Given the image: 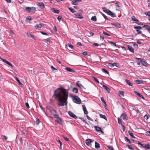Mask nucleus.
Masks as SVG:
<instances>
[{"mask_svg": "<svg viewBox=\"0 0 150 150\" xmlns=\"http://www.w3.org/2000/svg\"><path fill=\"white\" fill-rule=\"evenodd\" d=\"M62 16H59L57 18V20L59 21V22L61 20V19L62 18Z\"/></svg>", "mask_w": 150, "mask_h": 150, "instance_id": "13d9d810", "label": "nucleus"}, {"mask_svg": "<svg viewBox=\"0 0 150 150\" xmlns=\"http://www.w3.org/2000/svg\"><path fill=\"white\" fill-rule=\"evenodd\" d=\"M103 87L106 90H107L108 93H110V89L108 88L107 86L105 85H103Z\"/></svg>", "mask_w": 150, "mask_h": 150, "instance_id": "a211bd4d", "label": "nucleus"}, {"mask_svg": "<svg viewBox=\"0 0 150 150\" xmlns=\"http://www.w3.org/2000/svg\"><path fill=\"white\" fill-rule=\"evenodd\" d=\"M86 117H87V118L90 120H91V121H93V120L92 119L89 117L88 115H86Z\"/></svg>", "mask_w": 150, "mask_h": 150, "instance_id": "338daca9", "label": "nucleus"}, {"mask_svg": "<svg viewBox=\"0 0 150 150\" xmlns=\"http://www.w3.org/2000/svg\"><path fill=\"white\" fill-rule=\"evenodd\" d=\"M102 71L105 73V74H109V72L108 71L106 70V69H104V68H102Z\"/></svg>", "mask_w": 150, "mask_h": 150, "instance_id": "f704fd0d", "label": "nucleus"}, {"mask_svg": "<svg viewBox=\"0 0 150 150\" xmlns=\"http://www.w3.org/2000/svg\"><path fill=\"white\" fill-rule=\"evenodd\" d=\"M95 147L96 149H98L100 147V144L96 141L95 142Z\"/></svg>", "mask_w": 150, "mask_h": 150, "instance_id": "5701e85b", "label": "nucleus"}, {"mask_svg": "<svg viewBox=\"0 0 150 150\" xmlns=\"http://www.w3.org/2000/svg\"><path fill=\"white\" fill-rule=\"evenodd\" d=\"M115 4H116V6H117L118 7H119L120 6L119 5H120L121 4V3L120 2H116L115 3Z\"/></svg>", "mask_w": 150, "mask_h": 150, "instance_id": "052dcab7", "label": "nucleus"}, {"mask_svg": "<svg viewBox=\"0 0 150 150\" xmlns=\"http://www.w3.org/2000/svg\"><path fill=\"white\" fill-rule=\"evenodd\" d=\"M71 4H72L74 5H78V3L76 2V0H73L72 1Z\"/></svg>", "mask_w": 150, "mask_h": 150, "instance_id": "7c9ffc66", "label": "nucleus"}, {"mask_svg": "<svg viewBox=\"0 0 150 150\" xmlns=\"http://www.w3.org/2000/svg\"><path fill=\"white\" fill-rule=\"evenodd\" d=\"M40 120L38 119V118H37V119L36 120V121H35V123H36V124L37 125H38L39 124V123H40Z\"/></svg>", "mask_w": 150, "mask_h": 150, "instance_id": "3c124183", "label": "nucleus"}, {"mask_svg": "<svg viewBox=\"0 0 150 150\" xmlns=\"http://www.w3.org/2000/svg\"><path fill=\"white\" fill-rule=\"evenodd\" d=\"M64 139L67 141H69V139L68 138L65 137L64 136H62Z\"/></svg>", "mask_w": 150, "mask_h": 150, "instance_id": "bf43d9fd", "label": "nucleus"}, {"mask_svg": "<svg viewBox=\"0 0 150 150\" xmlns=\"http://www.w3.org/2000/svg\"><path fill=\"white\" fill-rule=\"evenodd\" d=\"M144 13L147 16H150V11L146 12H145Z\"/></svg>", "mask_w": 150, "mask_h": 150, "instance_id": "4d7b16f0", "label": "nucleus"}, {"mask_svg": "<svg viewBox=\"0 0 150 150\" xmlns=\"http://www.w3.org/2000/svg\"><path fill=\"white\" fill-rule=\"evenodd\" d=\"M94 141L93 140L88 139L86 140L85 142L86 145L88 146H91V143Z\"/></svg>", "mask_w": 150, "mask_h": 150, "instance_id": "20e7f679", "label": "nucleus"}, {"mask_svg": "<svg viewBox=\"0 0 150 150\" xmlns=\"http://www.w3.org/2000/svg\"><path fill=\"white\" fill-rule=\"evenodd\" d=\"M44 25V24L42 23H40L39 24H37L35 26V29H39L41 28Z\"/></svg>", "mask_w": 150, "mask_h": 150, "instance_id": "423d86ee", "label": "nucleus"}, {"mask_svg": "<svg viewBox=\"0 0 150 150\" xmlns=\"http://www.w3.org/2000/svg\"><path fill=\"white\" fill-rule=\"evenodd\" d=\"M140 62H141L143 66H144L146 67L148 66V64L147 62L144 61V59H142V60L140 61Z\"/></svg>", "mask_w": 150, "mask_h": 150, "instance_id": "9d476101", "label": "nucleus"}, {"mask_svg": "<svg viewBox=\"0 0 150 150\" xmlns=\"http://www.w3.org/2000/svg\"><path fill=\"white\" fill-rule=\"evenodd\" d=\"M15 79L16 80V81L18 82V84L20 85H21V86L22 85H23V84L22 83H21L20 81L18 79V78L17 77H15Z\"/></svg>", "mask_w": 150, "mask_h": 150, "instance_id": "c756f323", "label": "nucleus"}, {"mask_svg": "<svg viewBox=\"0 0 150 150\" xmlns=\"http://www.w3.org/2000/svg\"><path fill=\"white\" fill-rule=\"evenodd\" d=\"M100 117L101 118H102L105 120H107V118L106 116L105 115L101 114H100L99 115Z\"/></svg>", "mask_w": 150, "mask_h": 150, "instance_id": "393cba45", "label": "nucleus"}, {"mask_svg": "<svg viewBox=\"0 0 150 150\" xmlns=\"http://www.w3.org/2000/svg\"><path fill=\"white\" fill-rule=\"evenodd\" d=\"M125 82L127 83V85H129V86H132L133 85V83L130 82V81L127 79L125 80Z\"/></svg>", "mask_w": 150, "mask_h": 150, "instance_id": "f3484780", "label": "nucleus"}, {"mask_svg": "<svg viewBox=\"0 0 150 150\" xmlns=\"http://www.w3.org/2000/svg\"><path fill=\"white\" fill-rule=\"evenodd\" d=\"M79 118L82 121L86 123L88 125H89L88 123L82 117H79Z\"/></svg>", "mask_w": 150, "mask_h": 150, "instance_id": "49530a36", "label": "nucleus"}, {"mask_svg": "<svg viewBox=\"0 0 150 150\" xmlns=\"http://www.w3.org/2000/svg\"><path fill=\"white\" fill-rule=\"evenodd\" d=\"M67 47H69L70 49H73L74 47L71 44H69V43H68L67 45Z\"/></svg>", "mask_w": 150, "mask_h": 150, "instance_id": "cd10ccee", "label": "nucleus"}, {"mask_svg": "<svg viewBox=\"0 0 150 150\" xmlns=\"http://www.w3.org/2000/svg\"><path fill=\"white\" fill-rule=\"evenodd\" d=\"M134 93L136 95L138 96L139 97L142 98V99L145 100V98L144 97V96L141 94L139 93L137 91H134Z\"/></svg>", "mask_w": 150, "mask_h": 150, "instance_id": "f8f14e48", "label": "nucleus"}, {"mask_svg": "<svg viewBox=\"0 0 150 150\" xmlns=\"http://www.w3.org/2000/svg\"><path fill=\"white\" fill-rule=\"evenodd\" d=\"M79 82L80 81H77L76 83L77 86H78L79 88H80L81 89H85L86 88H84V86H82L81 84H80V83H79Z\"/></svg>", "mask_w": 150, "mask_h": 150, "instance_id": "9b49d317", "label": "nucleus"}, {"mask_svg": "<svg viewBox=\"0 0 150 150\" xmlns=\"http://www.w3.org/2000/svg\"><path fill=\"white\" fill-rule=\"evenodd\" d=\"M53 116L55 118H57L58 119L61 118L60 117H59V115L54 114Z\"/></svg>", "mask_w": 150, "mask_h": 150, "instance_id": "a18cd8bd", "label": "nucleus"}, {"mask_svg": "<svg viewBox=\"0 0 150 150\" xmlns=\"http://www.w3.org/2000/svg\"><path fill=\"white\" fill-rule=\"evenodd\" d=\"M31 13L34 14L36 11V8L34 7H31Z\"/></svg>", "mask_w": 150, "mask_h": 150, "instance_id": "aec40b11", "label": "nucleus"}, {"mask_svg": "<svg viewBox=\"0 0 150 150\" xmlns=\"http://www.w3.org/2000/svg\"><path fill=\"white\" fill-rule=\"evenodd\" d=\"M27 35H28V37H29L33 39H34L35 40H36V39H35V38L34 36L33 35L31 34V33H30L29 34H28V33H27Z\"/></svg>", "mask_w": 150, "mask_h": 150, "instance_id": "b1692460", "label": "nucleus"}, {"mask_svg": "<svg viewBox=\"0 0 150 150\" xmlns=\"http://www.w3.org/2000/svg\"><path fill=\"white\" fill-rule=\"evenodd\" d=\"M149 115H144V117L145 119L147 120L149 118Z\"/></svg>", "mask_w": 150, "mask_h": 150, "instance_id": "6e6d98bb", "label": "nucleus"}, {"mask_svg": "<svg viewBox=\"0 0 150 150\" xmlns=\"http://www.w3.org/2000/svg\"><path fill=\"white\" fill-rule=\"evenodd\" d=\"M51 69H52V71H54L55 70V72H57V69L54 68L53 66H51Z\"/></svg>", "mask_w": 150, "mask_h": 150, "instance_id": "603ef678", "label": "nucleus"}, {"mask_svg": "<svg viewBox=\"0 0 150 150\" xmlns=\"http://www.w3.org/2000/svg\"><path fill=\"white\" fill-rule=\"evenodd\" d=\"M40 33L42 35H47L48 34L42 31H40Z\"/></svg>", "mask_w": 150, "mask_h": 150, "instance_id": "0e129e2a", "label": "nucleus"}, {"mask_svg": "<svg viewBox=\"0 0 150 150\" xmlns=\"http://www.w3.org/2000/svg\"><path fill=\"white\" fill-rule=\"evenodd\" d=\"M7 64H8V65H10L11 67H13V65L10 62H9L7 61L6 63Z\"/></svg>", "mask_w": 150, "mask_h": 150, "instance_id": "e2e57ef3", "label": "nucleus"}, {"mask_svg": "<svg viewBox=\"0 0 150 150\" xmlns=\"http://www.w3.org/2000/svg\"><path fill=\"white\" fill-rule=\"evenodd\" d=\"M134 28L135 29L137 32V34H142V32L140 30H142V28L140 26H134Z\"/></svg>", "mask_w": 150, "mask_h": 150, "instance_id": "7ed1b4c3", "label": "nucleus"}, {"mask_svg": "<svg viewBox=\"0 0 150 150\" xmlns=\"http://www.w3.org/2000/svg\"><path fill=\"white\" fill-rule=\"evenodd\" d=\"M108 42L110 43V44H112L114 46H115L116 47H117V45L116 44V43L114 42H112L111 41H109Z\"/></svg>", "mask_w": 150, "mask_h": 150, "instance_id": "8fccbe9b", "label": "nucleus"}, {"mask_svg": "<svg viewBox=\"0 0 150 150\" xmlns=\"http://www.w3.org/2000/svg\"><path fill=\"white\" fill-rule=\"evenodd\" d=\"M68 8L72 13H74L76 12V11L73 8H71L70 7H68Z\"/></svg>", "mask_w": 150, "mask_h": 150, "instance_id": "ea45409f", "label": "nucleus"}, {"mask_svg": "<svg viewBox=\"0 0 150 150\" xmlns=\"http://www.w3.org/2000/svg\"><path fill=\"white\" fill-rule=\"evenodd\" d=\"M94 127L95 130L97 132H101L102 133H103L102 130L101 128L100 127H98L97 126H94Z\"/></svg>", "mask_w": 150, "mask_h": 150, "instance_id": "6e6552de", "label": "nucleus"}, {"mask_svg": "<svg viewBox=\"0 0 150 150\" xmlns=\"http://www.w3.org/2000/svg\"><path fill=\"white\" fill-rule=\"evenodd\" d=\"M56 121L60 125H63V123L62 122V121L61 118L60 119H59L57 120Z\"/></svg>", "mask_w": 150, "mask_h": 150, "instance_id": "4be33fe9", "label": "nucleus"}, {"mask_svg": "<svg viewBox=\"0 0 150 150\" xmlns=\"http://www.w3.org/2000/svg\"><path fill=\"white\" fill-rule=\"evenodd\" d=\"M65 69L67 71L69 72H72L73 73L75 72V71L74 70L69 67H66L65 68Z\"/></svg>", "mask_w": 150, "mask_h": 150, "instance_id": "dca6fc26", "label": "nucleus"}, {"mask_svg": "<svg viewBox=\"0 0 150 150\" xmlns=\"http://www.w3.org/2000/svg\"><path fill=\"white\" fill-rule=\"evenodd\" d=\"M110 16L111 17H116V14L112 11Z\"/></svg>", "mask_w": 150, "mask_h": 150, "instance_id": "37998d69", "label": "nucleus"}, {"mask_svg": "<svg viewBox=\"0 0 150 150\" xmlns=\"http://www.w3.org/2000/svg\"><path fill=\"white\" fill-rule=\"evenodd\" d=\"M100 13L105 19H107V16L101 12H100Z\"/></svg>", "mask_w": 150, "mask_h": 150, "instance_id": "69168bd1", "label": "nucleus"}, {"mask_svg": "<svg viewBox=\"0 0 150 150\" xmlns=\"http://www.w3.org/2000/svg\"><path fill=\"white\" fill-rule=\"evenodd\" d=\"M51 10L54 13H57L58 14L60 12L59 10H57L54 8H52Z\"/></svg>", "mask_w": 150, "mask_h": 150, "instance_id": "6ab92c4d", "label": "nucleus"}, {"mask_svg": "<svg viewBox=\"0 0 150 150\" xmlns=\"http://www.w3.org/2000/svg\"><path fill=\"white\" fill-rule=\"evenodd\" d=\"M25 106H26V107H27V108H30V106L29 105V104L28 103H25Z\"/></svg>", "mask_w": 150, "mask_h": 150, "instance_id": "774afa93", "label": "nucleus"}, {"mask_svg": "<svg viewBox=\"0 0 150 150\" xmlns=\"http://www.w3.org/2000/svg\"><path fill=\"white\" fill-rule=\"evenodd\" d=\"M74 15H75L76 18H77L82 19L83 18V17L81 14L75 13Z\"/></svg>", "mask_w": 150, "mask_h": 150, "instance_id": "2eb2a0df", "label": "nucleus"}, {"mask_svg": "<svg viewBox=\"0 0 150 150\" xmlns=\"http://www.w3.org/2000/svg\"><path fill=\"white\" fill-rule=\"evenodd\" d=\"M149 26H150L148 25H144L142 26V28H145V29H146V30H147V28H148L149 27Z\"/></svg>", "mask_w": 150, "mask_h": 150, "instance_id": "5fc2aeb1", "label": "nucleus"}, {"mask_svg": "<svg viewBox=\"0 0 150 150\" xmlns=\"http://www.w3.org/2000/svg\"><path fill=\"white\" fill-rule=\"evenodd\" d=\"M70 97L72 98L73 101L77 104H80L81 103V100L80 98L77 96H73L71 95Z\"/></svg>", "mask_w": 150, "mask_h": 150, "instance_id": "f03ea898", "label": "nucleus"}, {"mask_svg": "<svg viewBox=\"0 0 150 150\" xmlns=\"http://www.w3.org/2000/svg\"><path fill=\"white\" fill-rule=\"evenodd\" d=\"M32 20V19L31 18V17L30 16H28V18H27L26 20V21L27 22H28L29 21H31Z\"/></svg>", "mask_w": 150, "mask_h": 150, "instance_id": "a19ab883", "label": "nucleus"}, {"mask_svg": "<svg viewBox=\"0 0 150 150\" xmlns=\"http://www.w3.org/2000/svg\"><path fill=\"white\" fill-rule=\"evenodd\" d=\"M128 133L129 134L131 137L132 138H135V137L134 136L133 133L131 132L130 131H128Z\"/></svg>", "mask_w": 150, "mask_h": 150, "instance_id": "58836bf2", "label": "nucleus"}, {"mask_svg": "<svg viewBox=\"0 0 150 150\" xmlns=\"http://www.w3.org/2000/svg\"><path fill=\"white\" fill-rule=\"evenodd\" d=\"M37 5L41 9H44L45 7L44 4L42 2H38Z\"/></svg>", "mask_w": 150, "mask_h": 150, "instance_id": "1a4fd4ad", "label": "nucleus"}, {"mask_svg": "<svg viewBox=\"0 0 150 150\" xmlns=\"http://www.w3.org/2000/svg\"><path fill=\"white\" fill-rule=\"evenodd\" d=\"M146 136H150V131L147 132H146Z\"/></svg>", "mask_w": 150, "mask_h": 150, "instance_id": "680f3d73", "label": "nucleus"}, {"mask_svg": "<svg viewBox=\"0 0 150 150\" xmlns=\"http://www.w3.org/2000/svg\"><path fill=\"white\" fill-rule=\"evenodd\" d=\"M102 8L103 11L106 13H107V12H108V11L109 10L107 9L105 7H102Z\"/></svg>", "mask_w": 150, "mask_h": 150, "instance_id": "72a5a7b5", "label": "nucleus"}, {"mask_svg": "<svg viewBox=\"0 0 150 150\" xmlns=\"http://www.w3.org/2000/svg\"><path fill=\"white\" fill-rule=\"evenodd\" d=\"M144 148H145L146 149H150V145L148 144H146L144 145Z\"/></svg>", "mask_w": 150, "mask_h": 150, "instance_id": "a878e982", "label": "nucleus"}, {"mask_svg": "<svg viewBox=\"0 0 150 150\" xmlns=\"http://www.w3.org/2000/svg\"><path fill=\"white\" fill-rule=\"evenodd\" d=\"M91 20L94 21H96L97 20L96 17L95 16H92L91 17Z\"/></svg>", "mask_w": 150, "mask_h": 150, "instance_id": "79ce46f5", "label": "nucleus"}, {"mask_svg": "<svg viewBox=\"0 0 150 150\" xmlns=\"http://www.w3.org/2000/svg\"><path fill=\"white\" fill-rule=\"evenodd\" d=\"M25 9L29 12H31V7H26L25 8Z\"/></svg>", "mask_w": 150, "mask_h": 150, "instance_id": "de8ad7c7", "label": "nucleus"}, {"mask_svg": "<svg viewBox=\"0 0 150 150\" xmlns=\"http://www.w3.org/2000/svg\"><path fill=\"white\" fill-rule=\"evenodd\" d=\"M127 46H128V48L130 52H132L133 53H134V49L132 47L129 45H128Z\"/></svg>", "mask_w": 150, "mask_h": 150, "instance_id": "412c9836", "label": "nucleus"}, {"mask_svg": "<svg viewBox=\"0 0 150 150\" xmlns=\"http://www.w3.org/2000/svg\"><path fill=\"white\" fill-rule=\"evenodd\" d=\"M131 19L132 21H136L137 22H138L139 21V20L138 19H136L134 16H132Z\"/></svg>", "mask_w": 150, "mask_h": 150, "instance_id": "c9c22d12", "label": "nucleus"}, {"mask_svg": "<svg viewBox=\"0 0 150 150\" xmlns=\"http://www.w3.org/2000/svg\"><path fill=\"white\" fill-rule=\"evenodd\" d=\"M135 143H137L140 146H139L141 148H144V145L143 144H142L139 142H138L137 143L136 142H135Z\"/></svg>", "mask_w": 150, "mask_h": 150, "instance_id": "bb28decb", "label": "nucleus"}, {"mask_svg": "<svg viewBox=\"0 0 150 150\" xmlns=\"http://www.w3.org/2000/svg\"><path fill=\"white\" fill-rule=\"evenodd\" d=\"M119 96H124V91H119Z\"/></svg>", "mask_w": 150, "mask_h": 150, "instance_id": "473e14b6", "label": "nucleus"}, {"mask_svg": "<svg viewBox=\"0 0 150 150\" xmlns=\"http://www.w3.org/2000/svg\"><path fill=\"white\" fill-rule=\"evenodd\" d=\"M125 141H126L127 142H128L129 143H131V141L130 140L127 138V137H125Z\"/></svg>", "mask_w": 150, "mask_h": 150, "instance_id": "4c0bfd02", "label": "nucleus"}, {"mask_svg": "<svg viewBox=\"0 0 150 150\" xmlns=\"http://www.w3.org/2000/svg\"><path fill=\"white\" fill-rule=\"evenodd\" d=\"M68 113L69 115V116L71 117L74 118L76 119L77 118V116L75 115L71 111H69L68 112Z\"/></svg>", "mask_w": 150, "mask_h": 150, "instance_id": "0eeeda50", "label": "nucleus"}, {"mask_svg": "<svg viewBox=\"0 0 150 150\" xmlns=\"http://www.w3.org/2000/svg\"><path fill=\"white\" fill-rule=\"evenodd\" d=\"M110 24L117 28H120L121 27V24L118 23H111Z\"/></svg>", "mask_w": 150, "mask_h": 150, "instance_id": "39448f33", "label": "nucleus"}, {"mask_svg": "<svg viewBox=\"0 0 150 150\" xmlns=\"http://www.w3.org/2000/svg\"><path fill=\"white\" fill-rule=\"evenodd\" d=\"M117 120L118 124L120 125H122V123L119 117L118 118Z\"/></svg>", "mask_w": 150, "mask_h": 150, "instance_id": "864d4df0", "label": "nucleus"}, {"mask_svg": "<svg viewBox=\"0 0 150 150\" xmlns=\"http://www.w3.org/2000/svg\"><path fill=\"white\" fill-rule=\"evenodd\" d=\"M100 100L102 102L105 104V106H106L107 105V104H106L105 101V100L103 98V97H101Z\"/></svg>", "mask_w": 150, "mask_h": 150, "instance_id": "e433bc0d", "label": "nucleus"}, {"mask_svg": "<svg viewBox=\"0 0 150 150\" xmlns=\"http://www.w3.org/2000/svg\"><path fill=\"white\" fill-rule=\"evenodd\" d=\"M108 66L110 67H113L115 66L117 67V63H109L108 64Z\"/></svg>", "mask_w": 150, "mask_h": 150, "instance_id": "4468645a", "label": "nucleus"}, {"mask_svg": "<svg viewBox=\"0 0 150 150\" xmlns=\"http://www.w3.org/2000/svg\"><path fill=\"white\" fill-rule=\"evenodd\" d=\"M136 83L138 84H140L143 83V81L142 80L139 79L136 80Z\"/></svg>", "mask_w": 150, "mask_h": 150, "instance_id": "c85d7f7f", "label": "nucleus"}, {"mask_svg": "<svg viewBox=\"0 0 150 150\" xmlns=\"http://www.w3.org/2000/svg\"><path fill=\"white\" fill-rule=\"evenodd\" d=\"M122 119L124 120H127V115L125 113H123L121 115Z\"/></svg>", "mask_w": 150, "mask_h": 150, "instance_id": "ddd939ff", "label": "nucleus"}, {"mask_svg": "<svg viewBox=\"0 0 150 150\" xmlns=\"http://www.w3.org/2000/svg\"><path fill=\"white\" fill-rule=\"evenodd\" d=\"M78 89L76 88H74L72 89V91L74 93H77L78 92Z\"/></svg>", "mask_w": 150, "mask_h": 150, "instance_id": "2f4dec72", "label": "nucleus"}, {"mask_svg": "<svg viewBox=\"0 0 150 150\" xmlns=\"http://www.w3.org/2000/svg\"><path fill=\"white\" fill-rule=\"evenodd\" d=\"M92 78L93 79L95 80V81L97 83H99V82L98 80L95 77L93 76Z\"/></svg>", "mask_w": 150, "mask_h": 150, "instance_id": "c03bdc74", "label": "nucleus"}, {"mask_svg": "<svg viewBox=\"0 0 150 150\" xmlns=\"http://www.w3.org/2000/svg\"><path fill=\"white\" fill-rule=\"evenodd\" d=\"M53 96L56 100L59 102L58 104L59 107L67 105L68 97V90L62 87L58 88L54 91Z\"/></svg>", "mask_w": 150, "mask_h": 150, "instance_id": "f257e3e1", "label": "nucleus"}, {"mask_svg": "<svg viewBox=\"0 0 150 150\" xmlns=\"http://www.w3.org/2000/svg\"><path fill=\"white\" fill-rule=\"evenodd\" d=\"M127 146L128 149L130 150H134V149L130 145H127Z\"/></svg>", "mask_w": 150, "mask_h": 150, "instance_id": "09e8293b", "label": "nucleus"}]
</instances>
